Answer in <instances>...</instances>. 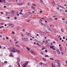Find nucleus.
Masks as SVG:
<instances>
[{
	"mask_svg": "<svg viewBox=\"0 0 67 67\" xmlns=\"http://www.w3.org/2000/svg\"><path fill=\"white\" fill-rule=\"evenodd\" d=\"M10 49L11 50L10 51L11 52H13V53H15V52H16L18 54H19V53H20V51L12 47L10 48Z\"/></svg>",
	"mask_w": 67,
	"mask_h": 67,
	"instance_id": "f257e3e1",
	"label": "nucleus"
},
{
	"mask_svg": "<svg viewBox=\"0 0 67 67\" xmlns=\"http://www.w3.org/2000/svg\"><path fill=\"white\" fill-rule=\"evenodd\" d=\"M55 63H56L57 64V66L59 67H60V61L58 60H55L54 61Z\"/></svg>",
	"mask_w": 67,
	"mask_h": 67,
	"instance_id": "f03ea898",
	"label": "nucleus"
},
{
	"mask_svg": "<svg viewBox=\"0 0 67 67\" xmlns=\"http://www.w3.org/2000/svg\"><path fill=\"white\" fill-rule=\"evenodd\" d=\"M40 33H41L42 35H46V33L45 32H40Z\"/></svg>",
	"mask_w": 67,
	"mask_h": 67,
	"instance_id": "7ed1b4c3",
	"label": "nucleus"
},
{
	"mask_svg": "<svg viewBox=\"0 0 67 67\" xmlns=\"http://www.w3.org/2000/svg\"><path fill=\"white\" fill-rule=\"evenodd\" d=\"M30 53H31V54H35V53L33 51H32V50H30Z\"/></svg>",
	"mask_w": 67,
	"mask_h": 67,
	"instance_id": "20e7f679",
	"label": "nucleus"
},
{
	"mask_svg": "<svg viewBox=\"0 0 67 67\" xmlns=\"http://www.w3.org/2000/svg\"><path fill=\"white\" fill-rule=\"evenodd\" d=\"M52 4L53 5V6H54L55 5V2L54 1H53L52 2Z\"/></svg>",
	"mask_w": 67,
	"mask_h": 67,
	"instance_id": "39448f33",
	"label": "nucleus"
},
{
	"mask_svg": "<svg viewBox=\"0 0 67 67\" xmlns=\"http://www.w3.org/2000/svg\"><path fill=\"white\" fill-rule=\"evenodd\" d=\"M48 21H53V19L50 18H48Z\"/></svg>",
	"mask_w": 67,
	"mask_h": 67,
	"instance_id": "423d86ee",
	"label": "nucleus"
},
{
	"mask_svg": "<svg viewBox=\"0 0 67 67\" xmlns=\"http://www.w3.org/2000/svg\"><path fill=\"white\" fill-rule=\"evenodd\" d=\"M22 40L24 41H27V39L25 38H22Z\"/></svg>",
	"mask_w": 67,
	"mask_h": 67,
	"instance_id": "0eeeda50",
	"label": "nucleus"
},
{
	"mask_svg": "<svg viewBox=\"0 0 67 67\" xmlns=\"http://www.w3.org/2000/svg\"><path fill=\"white\" fill-rule=\"evenodd\" d=\"M41 2L42 3L44 4V2H45V1L44 0H40Z\"/></svg>",
	"mask_w": 67,
	"mask_h": 67,
	"instance_id": "6e6552de",
	"label": "nucleus"
},
{
	"mask_svg": "<svg viewBox=\"0 0 67 67\" xmlns=\"http://www.w3.org/2000/svg\"><path fill=\"white\" fill-rule=\"evenodd\" d=\"M42 60H43V61H44V62H46V59L44 58H43L42 59Z\"/></svg>",
	"mask_w": 67,
	"mask_h": 67,
	"instance_id": "1a4fd4ad",
	"label": "nucleus"
},
{
	"mask_svg": "<svg viewBox=\"0 0 67 67\" xmlns=\"http://www.w3.org/2000/svg\"><path fill=\"white\" fill-rule=\"evenodd\" d=\"M27 16V15L25 14L23 16V18H25V17H26V16Z\"/></svg>",
	"mask_w": 67,
	"mask_h": 67,
	"instance_id": "9d476101",
	"label": "nucleus"
},
{
	"mask_svg": "<svg viewBox=\"0 0 67 67\" xmlns=\"http://www.w3.org/2000/svg\"><path fill=\"white\" fill-rule=\"evenodd\" d=\"M24 65L26 67V66L27 65V63H25L24 64Z\"/></svg>",
	"mask_w": 67,
	"mask_h": 67,
	"instance_id": "9b49d317",
	"label": "nucleus"
},
{
	"mask_svg": "<svg viewBox=\"0 0 67 67\" xmlns=\"http://www.w3.org/2000/svg\"><path fill=\"white\" fill-rule=\"evenodd\" d=\"M59 7L60 8H62V9H64V7H63L62 6H60V5H59Z\"/></svg>",
	"mask_w": 67,
	"mask_h": 67,
	"instance_id": "f8f14e48",
	"label": "nucleus"
},
{
	"mask_svg": "<svg viewBox=\"0 0 67 67\" xmlns=\"http://www.w3.org/2000/svg\"><path fill=\"white\" fill-rule=\"evenodd\" d=\"M50 47L51 48L53 49L54 48V46H51Z\"/></svg>",
	"mask_w": 67,
	"mask_h": 67,
	"instance_id": "ddd939ff",
	"label": "nucleus"
},
{
	"mask_svg": "<svg viewBox=\"0 0 67 67\" xmlns=\"http://www.w3.org/2000/svg\"><path fill=\"white\" fill-rule=\"evenodd\" d=\"M60 49L61 51H63V50L62 49V47H61L60 48Z\"/></svg>",
	"mask_w": 67,
	"mask_h": 67,
	"instance_id": "4468645a",
	"label": "nucleus"
},
{
	"mask_svg": "<svg viewBox=\"0 0 67 67\" xmlns=\"http://www.w3.org/2000/svg\"><path fill=\"white\" fill-rule=\"evenodd\" d=\"M48 30H49V31H51L52 32H53V31H52V30H51L49 28H48Z\"/></svg>",
	"mask_w": 67,
	"mask_h": 67,
	"instance_id": "2eb2a0df",
	"label": "nucleus"
},
{
	"mask_svg": "<svg viewBox=\"0 0 67 67\" xmlns=\"http://www.w3.org/2000/svg\"><path fill=\"white\" fill-rule=\"evenodd\" d=\"M53 52L54 54H56V51H53Z\"/></svg>",
	"mask_w": 67,
	"mask_h": 67,
	"instance_id": "dca6fc26",
	"label": "nucleus"
},
{
	"mask_svg": "<svg viewBox=\"0 0 67 67\" xmlns=\"http://www.w3.org/2000/svg\"><path fill=\"white\" fill-rule=\"evenodd\" d=\"M52 65L53 67H56V66L55 65L53 64V63H52Z\"/></svg>",
	"mask_w": 67,
	"mask_h": 67,
	"instance_id": "f3484780",
	"label": "nucleus"
},
{
	"mask_svg": "<svg viewBox=\"0 0 67 67\" xmlns=\"http://www.w3.org/2000/svg\"><path fill=\"white\" fill-rule=\"evenodd\" d=\"M45 57H49V56L47 55H46L44 56Z\"/></svg>",
	"mask_w": 67,
	"mask_h": 67,
	"instance_id": "a211bd4d",
	"label": "nucleus"
},
{
	"mask_svg": "<svg viewBox=\"0 0 67 67\" xmlns=\"http://www.w3.org/2000/svg\"><path fill=\"white\" fill-rule=\"evenodd\" d=\"M46 49V48L43 47L42 48L41 50H44V49Z\"/></svg>",
	"mask_w": 67,
	"mask_h": 67,
	"instance_id": "6ab92c4d",
	"label": "nucleus"
},
{
	"mask_svg": "<svg viewBox=\"0 0 67 67\" xmlns=\"http://www.w3.org/2000/svg\"><path fill=\"white\" fill-rule=\"evenodd\" d=\"M26 49H28V51H30V48L28 47H27Z\"/></svg>",
	"mask_w": 67,
	"mask_h": 67,
	"instance_id": "aec40b11",
	"label": "nucleus"
},
{
	"mask_svg": "<svg viewBox=\"0 0 67 67\" xmlns=\"http://www.w3.org/2000/svg\"><path fill=\"white\" fill-rule=\"evenodd\" d=\"M11 13H15V12L13 10L12 11H11Z\"/></svg>",
	"mask_w": 67,
	"mask_h": 67,
	"instance_id": "412c9836",
	"label": "nucleus"
},
{
	"mask_svg": "<svg viewBox=\"0 0 67 67\" xmlns=\"http://www.w3.org/2000/svg\"><path fill=\"white\" fill-rule=\"evenodd\" d=\"M57 52L58 53V54H60V52H59V50H57Z\"/></svg>",
	"mask_w": 67,
	"mask_h": 67,
	"instance_id": "4be33fe9",
	"label": "nucleus"
},
{
	"mask_svg": "<svg viewBox=\"0 0 67 67\" xmlns=\"http://www.w3.org/2000/svg\"><path fill=\"white\" fill-rule=\"evenodd\" d=\"M20 34L22 37H23V36H23V33H21Z\"/></svg>",
	"mask_w": 67,
	"mask_h": 67,
	"instance_id": "5701e85b",
	"label": "nucleus"
},
{
	"mask_svg": "<svg viewBox=\"0 0 67 67\" xmlns=\"http://www.w3.org/2000/svg\"><path fill=\"white\" fill-rule=\"evenodd\" d=\"M2 2H4V3H5V1L4 0H2Z\"/></svg>",
	"mask_w": 67,
	"mask_h": 67,
	"instance_id": "b1692460",
	"label": "nucleus"
},
{
	"mask_svg": "<svg viewBox=\"0 0 67 67\" xmlns=\"http://www.w3.org/2000/svg\"><path fill=\"white\" fill-rule=\"evenodd\" d=\"M32 5L33 6H36V5L34 4H32Z\"/></svg>",
	"mask_w": 67,
	"mask_h": 67,
	"instance_id": "393cba45",
	"label": "nucleus"
},
{
	"mask_svg": "<svg viewBox=\"0 0 67 67\" xmlns=\"http://www.w3.org/2000/svg\"><path fill=\"white\" fill-rule=\"evenodd\" d=\"M50 59H51V60H54V58H50Z\"/></svg>",
	"mask_w": 67,
	"mask_h": 67,
	"instance_id": "a878e982",
	"label": "nucleus"
},
{
	"mask_svg": "<svg viewBox=\"0 0 67 67\" xmlns=\"http://www.w3.org/2000/svg\"><path fill=\"white\" fill-rule=\"evenodd\" d=\"M15 46L16 47H19V45L18 44H16L15 45Z\"/></svg>",
	"mask_w": 67,
	"mask_h": 67,
	"instance_id": "bb28decb",
	"label": "nucleus"
},
{
	"mask_svg": "<svg viewBox=\"0 0 67 67\" xmlns=\"http://www.w3.org/2000/svg\"><path fill=\"white\" fill-rule=\"evenodd\" d=\"M10 57H13V55H12V54H11V53L10 55H9Z\"/></svg>",
	"mask_w": 67,
	"mask_h": 67,
	"instance_id": "cd10ccee",
	"label": "nucleus"
},
{
	"mask_svg": "<svg viewBox=\"0 0 67 67\" xmlns=\"http://www.w3.org/2000/svg\"><path fill=\"white\" fill-rule=\"evenodd\" d=\"M28 13L29 14H32V12H28Z\"/></svg>",
	"mask_w": 67,
	"mask_h": 67,
	"instance_id": "c85d7f7f",
	"label": "nucleus"
},
{
	"mask_svg": "<svg viewBox=\"0 0 67 67\" xmlns=\"http://www.w3.org/2000/svg\"><path fill=\"white\" fill-rule=\"evenodd\" d=\"M41 24V25H44V24H43L41 22V23H40Z\"/></svg>",
	"mask_w": 67,
	"mask_h": 67,
	"instance_id": "c756f323",
	"label": "nucleus"
},
{
	"mask_svg": "<svg viewBox=\"0 0 67 67\" xmlns=\"http://www.w3.org/2000/svg\"><path fill=\"white\" fill-rule=\"evenodd\" d=\"M18 4L19 5H21V4H22V3H18Z\"/></svg>",
	"mask_w": 67,
	"mask_h": 67,
	"instance_id": "7c9ffc66",
	"label": "nucleus"
},
{
	"mask_svg": "<svg viewBox=\"0 0 67 67\" xmlns=\"http://www.w3.org/2000/svg\"><path fill=\"white\" fill-rule=\"evenodd\" d=\"M12 33L13 34H15V32H14V31H12Z\"/></svg>",
	"mask_w": 67,
	"mask_h": 67,
	"instance_id": "2f4dec72",
	"label": "nucleus"
},
{
	"mask_svg": "<svg viewBox=\"0 0 67 67\" xmlns=\"http://www.w3.org/2000/svg\"><path fill=\"white\" fill-rule=\"evenodd\" d=\"M9 25H14L13 24H9Z\"/></svg>",
	"mask_w": 67,
	"mask_h": 67,
	"instance_id": "473e14b6",
	"label": "nucleus"
},
{
	"mask_svg": "<svg viewBox=\"0 0 67 67\" xmlns=\"http://www.w3.org/2000/svg\"><path fill=\"white\" fill-rule=\"evenodd\" d=\"M20 28V27H19V28H17V29H16V30H17V31H19V28Z\"/></svg>",
	"mask_w": 67,
	"mask_h": 67,
	"instance_id": "72a5a7b5",
	"label": "nucleus"
},
{
	"mask_svg": "<svg viewBox=\"0 0 67 67\" xmlns=\"http://www.w3.org/2000/svg\"><path fill=\"white\" fill-rule=\"evenodd\" d=\"M41 54L42 55H44V54H43V53L42 52H41Z\"/></svg>",
	"mask_w": 67,
	"mask_h": 67,
	"instance_id": "f704fd0d",
	"label": "nucleus"
},
{
	"mask_svg": "<svg viewBox=\"0 0 67 67\" xmlns=\"http://www.w3.org/2000/svg\"><path fill=\"white\" fill-rule=\"evenodd\" d=\"M7 63V61H5V62H4V64H5V63Z\"/></svg>",
	"mask_w": 67,
	"mask_h": 67,
	"instance_id": "c9c22d12",
	"label": "nucleus"
},
{
	"mask_svg": "<svg viewBox=\"0 0 67 67\" xmlns=\"http://www.w3.org/2000/svg\"><path fill=\"white\" fill-rule=\"evenodd\" d=\"M22 66L23 67H26V66H25L24 64Z\"/></svg>",
	"mask_w": 67,
	"mask_h": 67,
	"instance_id": "e433bc0d",
	"label": "nucleus"
},
{
	"mask_svg": "<svg viewBox=\"0 0 67 67\" xmlns=\"http://www.w3.org/2000/svg\"><path fill=\"white\" fill-rule=\"evenodd\" d=\"M6 38L7 39V40H8V39H9V38L8 37H6Z\"/></svg>",
	"mask_w": 67,
	"mask_h": 67,
	"instance_id": "4c0bfd02",
	"label": "nucleus"
},
{
	"mask_svg": "<svg viewBox=\"0 0 67 67\" xmlns=\"http://www.w3.org/2000/svg\"><path fill=\"white\" fill-rule=\"evenodd\" d=\"M26 35H28V34H29V33L27 32L26 33Z\"/></svg>",
	"mask_w": 67,
	"mask_h": 67,
	"instance_id": "58836bf2",
	"label": "nucleus"
},
{
	"mask_svg": "<svg viewBox=\"0 0 67 67\" xmlns=\"http://www.w3.org/2000/svg\"><path fill=\"white\" fill-rule=\"evenodd\" d=\"M17 19V18H16V17H14V19H15V20H16Z\"/></svg>",
	"mask_w": 67,
	"mask_h": 67,
	"instance_id": "ea45409f",
	"label": "nucleus"
},
{
	"mask_svg": "<svg viewBox=\"0 0 67 67\" xmlns=\"http://www.w3.org/2000/svg\"><path fill=\"white\" fill-rule=\"evenodd\" d=\"M42 20H45V19L44 18H42Z\"/></svg>",
	"mask_w": 67,
	"mask_h": 67,
	"instance_id": "a19ab883",
	"label": "nucleus"
},
{
	"mask_svg": "<svg viewBox=\"0 0 67 67\" xmlns=\"http://www.w3.org/2000/svg\"><path fill=\"white\" fill-rule=\"evenodd\" d=\"M40 65H42L43 64V63L42 62H41L40 63Z\"/></svg>",
	"mask_w": 67,
	"mask_h": 67,
	"instance_id": "79ce46f5",
	"label": "nucleus"
},
{
	"mask_svg": "<svg viewBox=\"0 0 67 67\" xmlns=\"http://www.w3.org/2000/svg\"><path fill=\"white\" fill-rule=\"evenodd\" d=\"M63 39H64V40H65V37H63Z\"/></svg>",
	"mask_w": 67,
	"mask_h": 67,
	"instance_id": "37998d69",
	"label": "nucleus"
},
{
	"mask_svg": "<svg viewBox=\"0 0 67 67\" xmlns=\"http://www.w3.org/2000/svg\"><path fill=\"white\" fill-rule=\"evenodd\" d=\"M45 41L46 42V43H48L47 40H46Z\"/></svg>",
	"mask_w": 67,
	"mask_h": 67,
	"instance_id": "c03bdc74",
	"label": "nucleus"
},
{
	"mask_svg": "<svg viewBox=\"0 0 67 67\" xmlns=\"http://www.w3.org/2000/svg\"><path fill=\"white\" fill-rule=\"evenodd\" d=\"M3 27V26H2L0 27V29H1L2 27Z\"/></svg>",
	"mask_w": 67,
	"mask_h": 67,
	"instance_id": "a18cd8bd",
	"label": "nucleus"
},
{
	"mask_svg": "<svg viewBox=\"0 0 67 67\" xmlns=\"http://www.w3.org/2000/svg\"><path fill=\"white\" fill-rule=\"evenodd\" d=\"M18 41L15 42V44H18Z\"/></svg>",
	"mask_w": 67,
	"mask_h": 67,
	"instance_id": "49530a36",
	"label": "nucleus"
},
{
	"mask_svg": "<svg viewBox=\"0 0 67 67\" xmlns=\"http://www.w3.org/2000/svg\"><path fill=\"white\" fill-rule=\"evenodd\" d=\"M10 26H11V27H13L14 26V25H10Z\"/></svg>",
	"mask_w": 67,
	"mask_h": 67,
	"instance_id": "de8ad7c7",
	"label": "nucleus"
},
{
	"mask_svg": "<svg viewBox=\"0 0 67 67\" xmlns=\"http://www.w3.org/2000/svg\"><path fill=\"white\" fill-rule=\"evenodd\" d=\"M45 52H48V51L47 50H45Z\"/></svg>",
	"mask_w": 67,
	"mask_h": 67,
	"instance_id": "09e8293b",
	"label": "nucleus"
},
{
	"mask_svg": "<svg viewBox=\"0 0 67 67\" xmlns=\"http://www.w3.org/2000/svg\"><path fill=\"white\" fill-rule=\"evenodd\" d=\"M52 49H53V50H56V49L54 48Z\"/></svg>",
	"mask_w": 67,
	"mask_h": 67,
	"instance_id": "8fccbe9b",
	"label": "nucleus"
},
{
	"mask_svg": "<svg viewBox=\"0 0 67 67\" xmlns=\"http://www.w3.org/2000/svg\"><path fill=\"white\" fill-rule=\"evenodd\" d=\"M31 35V34L30 33H28V36H30Z\"/></svg>",
	"mask_w": 67,
	"mask_h": 67,
	"instance_id": "3c124183",
	"label": "nucleus"
},
{
	"mask_svg": "<svg viewBox=\"0 0 67 67\" xmlns=\"http://www.w3.org/2000/svg\"><path fill=\"white\" fill-rule=\"evenodd\" d=\"M0 13L1 14H3L4 13L3 12H1Z\"/></svg>",
	"mask_w": 67,
	"mask_h": 67,
	"instance_id": "603ef678",
	"label": "nucleus"
},
{
	"mask_svg": "<svg viewBox=\"0 0 67 67\" xmlns=\"http://www.w3.org/2000/svg\"><path fill=\"white\" fill-rule=\"evenodd\" d=\"M61 54H62V55H63L64 54V53L62 52H61Z\"/></svg>",
	"mask_w": 67,
	"mask_h": 67,
	"instance_id": "864d4df0",
	"label": "nucleus"
},
{
	"mask_svg": "<svg viewBox=\"0 0 67 67\" xmlns=\"http://www.w3.org/2000/svg\"><path fill=\"white\" fill-rule=\"evenodd\" d=\"M62 20H63V21H64L65 20V19H64V18H62Z\"/></svg>",
	"mask_w": 67,
	"mask_h": 67,
	"instance_id": "5fc2aeb1",
	"label": "nucleus"
},
{
	"mask_svg": "<svg viewBox=\"0 0 67 67\" xmlns=\"http://www.w3.org/2000/svg\"><path fill=\"white\" fill-rule=\"evenodd\" d=\"M36 44H37V45H39V43H36Z\"/></svg>",
	"mask_w": 67,
	"mask_h": 67,
	"instance_id": "6e6d98bb",
	"label": "nucleus"
},
{
	"mask_svg": "<svg viewBox=\"0 0 67 67\" xmlns=\"http://www.w3.org/2000/svg\"><path fill=\"white\" fill-rule=\"evenodd\" d=\"M1 25H3L4 24H3V23H1Z\"/></svg>",
	"mask_w": 67,
	"mask_h": 67,
	"instance_id": "4d7b16f0",
	"label": "nucleus"
},
{
	"mask_svg": "<svg viewBox=\"0 0 67 67\" xmlns=\"http://www.w3.org/2000/svg\"><path fill=\"white\" fill-rule=\"evenodd\" d=\"M23 32H24L25 31V29H24L23 30Z\"/></svg>",
	"mask_w": 67,
	"mask_h": 67,
	"instance_id": "13d9d810",
	"label": "nucleus"
},
{
	"mask_svg": "<svg viewBox=\"0 0 67 67\" xmlns=\"http://www.w3.org/2000/svg\"><path fill=\"white\" fill-rule=\"evenodd\" d=\"M22 12H20L19 13V14H22Z\"/></svg>",
	"mask_w": 67,
	"mask_h": 67,
	"instance_id": "bf43d9fd",
	"label": "nucleus"
},
{
	"mask_svg": "<svg viewBox=\"0 0 67 67\" xmlns=\"http://www.w3.org/2000/svg\"><path fill=\"white\" fill-rule=\"evenodd\" d=\"M4 8H7V7H6V6H4Z\"/></svg>",
	"mask_w": 67,
	"mask_h": 67,
	"instance_id": "052dcab7",
	"label": "nucleus"
},
{
	"mask_svg": "<svg viewBox=\"0 0 67 67\" xmlns=\"http://www.w3.org/2000/svg\"><path fill=\"white\" fill-rule=\"evenodd\" d=\"M10 17H7V18H8V19H10Z\"/></svg>",
	"mask_w": 67,
	"mask_h": 67,
	"instance_id": "680f3d73",
	"label": "nucleus"
},
{
	"mask_svg": "<svg viewBox=\"0 0 67 67\" xmlns=\"http://www.w3.org/2000/svg\"><path fill=\"white\" fill-rule=\"evenodd\" d=\"M55 19L56 20H57V18H55Z\"/></svg>",
	"mask_w": 67,
	"mask_h": 67,
	"instance_id": "e2e57ef3",
	"label": "nucleus"
},
{
	"mask_svg": "<svg viewBox=\"0 0 67 67\" xmlns=\"http://www.w3.org/2000/svg\"><path fill=\"white\" fill-rule=\"evenodd\" d=\"M23 12V10L22 9L20 10V12Z\"/></svg>",
	"mask_w": 67,
	"mask_h": 67,
	"instance_id": "0e129e2a",
	"label": "nucleus"
},
{
	"mask_svg": "<svg viewBox=\"0 0 67 67\" xmlns=\"http://www.w3.org/2000/svg\"><path fill=\"white\" fill-rule=\"evenodd\" d=\"M61 31L62 32H64V31L62 30L61 29Z\"/></svg>",
	"mask_w": 67,
	"mask_h": 67,
	"instance_id": "69168bd1",
	"label": "nucleus"
},
{
	"mask_svg": "<svg viewBox=\"0 0 67 67\" xmlns=\"http://www.w3.org/2000/svg\"><path fill=\"white\" fill-rule=\"evenodd\" d=\"M40 13H42V12H43V11H40Z\"/></svg>",
	"mask_w": 67,
	"mask_h": 67,
	"instance_id": "338daca9",
	"label": "nucleus"
},
{
	"mask_svg": "<svg viewBox=\"0 0 67 67\" xmlns=\"http://www.w3.org/2000/svg\"><path fill=\"white\" fill-rule=\"evenodd\" d=\"M55 40L56 41H58V40H57V39L55 38Z\"/></svg>",
	"mask_w": 67,
	"mask_h": 67,
	"instance_id": "774afa93",
	"label": "nucleus"
}]
</instances>
